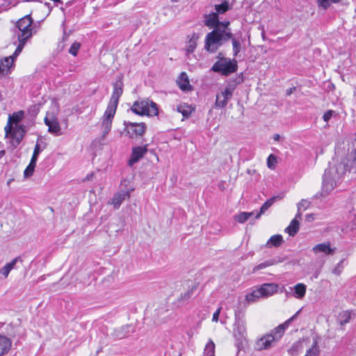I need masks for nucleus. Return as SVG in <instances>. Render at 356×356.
I'll use <instances>...</instances> for the list:
<instances>
[{"mask_svg":"<svg viewBox=\"0 0 356 356\" xmlns=\"http://www.w3.org/2000/svg\"><path fill=\"white\" fill-rule=\"evenodd\" d=\"M355 161L356 150L354 149L342 158L340 163L326 169L323 178V188L327 192L333 190L342 177L350 171Z\"/></svg>","mask_w":356,"mask_h":356,"instance_id":"nucleus-1","label":"nucleus"},{"mask_svg":"<svg viewBox=\"0 0 356 356\" xmlns=\"http://www.w3.org/2000/svg\"><path fill=\"white\" fill-rule=\"evenodd\" d=\"M113 90L111 99L102 117L103 136H106L111 129L113 119L116 113L120 97L123 93L122 80L119 79L113 83Z\"/></svg>","mask_w":356,"mask_h":356,"instance_id":"nucleus-2","label":"nucleus"},{"mask_svg":"<svg viewBox=\"0 0 356 356\" xmlns=\"http://www.w3.org/2000/svg\"><path fill=\"white\" fill-rule=\"evenodd\" d=\"M232 36L233 33L229 31L222 28H215L207 34L204 40V49L209 53L213 54Z\"/></svg>","mask_w":356,"mask_h":356,"instance_id":"nucleus-3","label":"nucleus"},{"mask_svg":"<svg viewBox=\"0 0 356 356\" xmlns=\"http://www.w3.org/2000/svg\"><path fill=\"white\" fill-rule=\"evenodd\" d=\"M241 304L238 303V305L234 309L235 327L234 329V337L236 340V346L238 350L243 348L244 346L247 343L244 314L240 308Z\"/></svg>","mask_w":356,"mask_h":356,"instance_id":"nucleus-4","label":"nucleus"},{"mask_svg":"<svg viewBox=\"0 0 356 356\" xmlns=\"http://www.w3.org/2000/svg\"><path fill=\"white\" fill-rule=\"evenodd\" d=\"M135 190L131 184V181L127 179H122L120 182V189L114 193L113 197L110 199L108 204H112L115 209H118L122 202L129 199L131 193Z\"/></svg>","mask_w":356,"mask_h":356,"instance_id":"nucleus-5","label":"nucleus"},{"mask_svg":"<svg viewBox=\"0 0 356 356\" xmlns=\"http://www.w3.org/2000/svg\"><path fill=\"white\" fill-rule=\"evenodd\" d=\"M130 110L135 114L143 116H156L159 114L157 104L149 99L135 101Z\"/></svg>","mask_w":356,"mask_h":356,"instance_id":"nucleus-6","label":"nucleus"},{"mask_svg":"<svg viewBox=\"0 0 356 356\" xmlns=\"http://www.w3.org/2000/svg\"><path fill=\"white\" fill-rule=\"evenodd\" d=\"M33 20L31 15H26L19 19L16 23V31L18 40L27 42L33 35Z\"/></svg>","mask_w":356,"mask_h":356,"instance_id":"nucleus-7","label":"nucleus"},{"mask_svg":"<svg viewBox=\"0 0 356 356\" xmlns=\"http://www.w3.org/2000/svg\"><path fill=\"white\" fill-rule=\"evenodd\" d=\"M238 70V63L235 59L221 58L211 67V70L222 75L228 76Z\"/></svg>","mask_w":356,"mask_h":356,"instance_id":"nucleus-8","label":"nucleus"},{"mask_svg":"<svg viewBox=\"0 0 356 356\" xmlns=\"http://www.w3.org/2000/svg\"><path fill=\"white\" fill-rule=\"evenodd\" d=\"M300 310L298 311L293 316L286 320L284 323L279 325L268 334V347L274 343L280 341L284 335L285 330L289 327L290 323L297 317Z\"/></svg>","mask_w":356,"mask_h":356,"instance_id":"nucleus-9","label":"nucleus"},{"mask_svg":"<svg viewBox=\"0 0 356 356\" xmlns=\"http://www.w3.org/2000/svg\"><path fill=\"white\" fill-rule=\"evenodd\" d=\"M124 132L130 138H137L144 135L147 130V125L144 122H131L124 120L123 122Z\"/></svg>","mask_w":356,"mask_h":356,"instance_id":"nucleus-10","label":"nucleus"},{"mask_svg":"<svg viewBox=\"0 0 356 356\" xmlns=\"http://www.w3.org/2000/svg\"><path fill=\"white\" fill-rule=\"evenodd\" d=\"M267 296V283L254 286L249 289L245 297V302L249 305L259 300L261 298Z\"/></svg>","mask_w":356,"mask_h":356,"instance_id":"nucleus-11","label":"nucleus"},{"mask_svg":"<svg viewBox=\"0 0 356 356\" xmlns=\"http://www.w3.org/2000/svg\"><path fill=\"white\" fill-rule=\"evenodd\" d=\"M267 210V200H266L260 208V211H251V212H241L234 216V219L239 223H244L249 219L259 218L261 213H264Z\"/></svg>","mask_w":356,"mask_h":356,"instance_id":"nucleus-12","label":"nucleus"},{"mask_svg":"<svg viewBox=\"0 0 356 356\" xmlns=\"http://www.w3.org/2000/svg\"><path fill=\"white\" fill-rule=\"evenodd\" d=\"M26 133V127L24 124L15 126L10 135V145L14 149L21 143Z\"/></svg>","mask_w":356,"mask_h":356,"instance_id":"nucleus-13","label":"nucleus"},{"mask_svg":"<svg viewBox=\"0 0 356 356\" xmlns=\"http://www.w3.org/2000/svg\"><path fill=\"white\" fill-rule=\"evenodd\" d=\"M234 93L233 87L225 88L223 91L216 95L215 105L219 108H225L229 99H232Z\"/></svg>","mask_w":356,"mask_h":356,"instance_id":"nucleus-14","label":"nucleus"},{"mask_svg":"<svg viewBox=\"0 0 356 356\" xmlns=\"http://www.w3.org/2000/svg\"><path fill=\"white\" fill-rule=\"evenodd\" d=\"M147 146H136L132 148L131 156L128 161V165L132 166L137 163L147 153Z\"/></svg>","mask_w":356,"mask_h":356,"instance_id":"nucleus-15","label":"nucleus"},{"mask_svg":"<svg viewBox=\"0 0 356 356\" xmlns=\"http://www.w3.org/2000/svg\"><path fill=\"white\" fill-rule=\"evenodd\" d=\"M11 57L0 58V76H6L10 74L15 67V64L10 60Z\"/></svg>","mask_w":356,"mask_h":356,"instance_id":"nucleus-16","label":"nucleus"},{"mask_svg":"<svg viewBox=\"0 0 356 356\" xmlns=\"http://www.w3.org/2000/svg\"><path fill=\"white\" fill-rule=\"evenodd\" d=\"M23 262V259L20 256H18L15 258H14L12 261L7 263L5 266H3L1 268H0V274L2 275L5 278H6L10 272L13 269L17 268V264H22Z\"/></svg>","mask_w":356,"mask_h":356,"instance_id":"nucleus-17","label":"nucleus"},{"mask_svg":"<svg viewBox=\"0 0 356 356\" xmlns=\"http://www.w3.org/2000/svg\"><path fill=\"white\" fill-rule=\"evenodd\" d=\"M44 122L48 127V131L49 133L54 134L55 136H60L61 134L60 127L56 118L54 117H52L51 118L45 117Z\"/></svg>","mask_w":356,"mask_h":356,"instance_id":"nucleus-18","label":"nucleus"},{"mask_svg":"<svg viewBox=\"0 0 356 356\" xmlns=\"http://www.w3.org/2000/svg\"><path fill=\"white\" fill-rule=\"evenodd\" d=\"M204 25L210 29L221 28L220 26V21L218 15L216 13H211L204 16Z\"/></svg>","mask_w":356,"mask_h":356,"instance_id":"nucleus-19","label":"nucleus"},{"mask_svg":"<svg viewBox=\"0 0 356 356\" xmlns=\"http://www.w3.org/2000/svg\"><path fill=\"white\" fill-rule=\"evenodd\" d=\"M312 250L316 254L322 252L326 255H332L335 252V248H332L329 242L317 244Z\"/></svg>","mask_w":356,"mask_h":356,"instance_id":"nucleus-20","label":"nucleus"},{"mask_svg":"<svg viewBox=\"0 0 356 356\" xmlns=\"http://www.w3.org/2000/svg\"><path fill=\"white\" fill-rule=\"evenodd\" d=\"M198 39L199 35L196 33H193L191 35H188L187 45L186 47V55H189L194 52L197 47Z\"/></svg>","mask_w":356,"mask_h":356,"instance_id":"nucleus-21","label":"nucleus"},{"mask_svg":"<svg viewBox=\"0 0 356 356\" xmlns=\"http://www.w3.org/2000/svg\"><path fill=\"white\" fill-rule=\"evenodd\" d=\"M11 346V340L5 335L0 334V356L7 354Z\"/></svg>","mask_w":356,"mask_h":356,"instance_id":"nucleus-22","label":"nucleus"},{"mask_svg":"<svg viewBox=\"0 0 356 356\" xmlns=\"http://www.w3.org/2000/svg\"><path fill=\"white\" fill-rule=\"evenodd\" d=\"M180 81L178 82L179 88L182 91H188L191 90V86L186 72H181L179 76Z\"/></svg>","mask_w":356,"mask_h":356,"instance_id":"nucleus-23","label":"nucleus"},{"mask_svg":"<svg viewBox=\"0 0 356 356\" xmlns=\"http://www.w3.org/2000/svg\"><path fill=\"white\" fill-rule=\"evenodd\" d=\"M299 220L293 219L289 225L285 229V232L289 234V236H295L299 230Z\"/></svg>","mask_w":356,"mask_h":356,"instance_id":"nucleus-24","label":"nucleus"},{"mask_svg":"<svg viewBox=\"0 0 356 356\" xmlns=\"http://www.w3.org/2000/svg\"><path fill=\"white\" fill-rule=\"evenodd\" d=\"M320 353L318 337L313 339L312 346L309 348L305 356H318Z\"/></svg>","mask_w":356,"mask_h":356,"instance_id":"nucleus-25","label":"nucleus"},{"mask_svg":"<svg viewBox=\"0 0 356 356\" xmlns=\"http://www.w3.org/2000/svg\"><path fill=\"white\" fill-rule=\"evenodd\" d=\"M41 143H43L42 140L40 138H38L36 144L34 147L32 157L31 159V161L32 162L37 163L39 154L45 148V145L42 147H41Z\"/></svg>","mask_w":356,"mask_h":356,"instance_id":"nucleus-26","label":"nucleus"},{"mask_svg":"<svg viewBox=\"0 0 356 356\" xmlns=\"http://www.w3.org/2000/svg\"><path fill=\"white\" fill-rule=\"evenodd\" d=\"M24 117V112L23 111H19L14 112L12 115H9L8 120L15 124V126L19 125V124Z\"/></svg>","mask_w":356,"mask_h":356,"instance_id":"nucleus-27","label":"nucleus"},{"mask_svg":"<svg viewBox=\"0 0 356 356\" xmlns=\"http://www.w3.org/2000/svg\"><path fill=\"white\" fill-rule=\"evenodd\" d=\"M131 325H125L120 327L119 330L115 331V336L116 338L120 339L128 337L131 332Z\"/></svg>","mask_w":356,"mask_h":356,"instance_id":"nucleus-28","label":"nucleus"},{"mask_svg":"<svg viewBox=\"0 0 356 356\" xmlns=\"http://www.w3.org/2000/svg\"><path fill=\"white\" fill-rule=\"evenodd\" d=\"M177 111L179 113H181L184 118H187L191 115L193 111V108H191V106L184 103L180 104L177 106Z\"/></svg>","mask_w":356,"mask_h":356,"instance_id":"nucleus-29","label":"nucleus"},{"mask_svg":"<svg viewBox=\"0 0 356 356\" xmlns=\"http://www.w3.org/2000/svg\"><path fill=\"white\" fill-rule=\"evenodd\" d=\"M306 285L304 284H297L294 286V296L297 298H302L306 293Z\"/></svg>","mask_w":356,"mask_h":356,"instance_id":"nucleus-30","label":"nucleus"},{"mask_svg":"<svg viewBox=\"0 0 356 356\" xmlns=\"http://www.w3.org/2000/svg\"><path fill=\"white\" fill-rule=\"evenodd\" d=\"M284 242L283 237L280 234L273 235L268 238V247H279Z\"/></svg>","mask_w":356,"mask_h":356,"instance_id":"nucleus-31","label":"nucleus"},{"mask_svg":"<svg viewBox=\"0 0 356 356\" xmlns=\"http://www.w3.org/2000/svg\"><path fill=\"white\" fill-rule=\"evenodd\" d=\"M257 350H262L267 348V334H264L261 338L258 339L254 346Z\"/></svg>","mask_w":356,"mask_h":356,"instance_id":"nucleus-32","label":"nucleus"},{"mask_svg":"<svg viewBox=\"0 0 356 356\" xmlns=\"http://www.w3.org/2000/svg\"><path fill=\"white\" fill-rule=\"evenodd\" d=\"M232 6L229 5V2L227 1H224L222 3L218 5L215 6V9L216 11V13L218 14H223L227 10L232 9Z\"/></svg>","mask_w":356,"mask_h":356,"instance_id":"nucleus-33","label":"nucleus"},{"mask_svg":"<svg viewBox=\"0 0 356 356\" xmlns=\"http://www.w3.org/2000/svg\"><path fill=\"white\" fill-rule=\"evenodd\" d=\"M352 312L350 311H343L339 315V323L341 325H344L350 322L351 318Z\"/></svg>","mask_w":356,"mask_h":356,"instance_id":"nucleus-34","label":"nucleus"},{"mask_svg":"<svg viewBox=\"0 0 356 356\" xmlns=\"http://www.w3.org/2000/svg\"><path fill=\"white\" fill-rule=\"evenodd\" d=\"M18 41H19V44L17 46L14 53L11 56H9V57H11L10 60H13V64H15L14 63H15V59L20 54V53L22 52V51L26 42V41H23V40H18Z\"/></svg>","mask_w":356,"mask_h":356,"instance_id":"nucleus-35","label":"nucleus"},{"mask_svg":"<svg viewBox=\"0 0 356 356\" xmlns=\"http://www.w3.org/2000/svg\"><path fill=\"white\" fill-rule=\"evenodd\" d=\"M243 82V74L241 73L239 75H238L235 79L229 81L226 88L233 87V89L234 90L236 88V86Z\"/></svg>","mask_w":356,"mask_h":356,"instance_id":"nucleus-36","label":"nucleus"},{"mask_svg":"<svg viewBox=\"0 0 356 356\" xmlns=\"http://www.w3.org/2000/svg\"><path fill=\"white\" fill-rule=\"evenodd\" d=\"M284 287L280 286L279 284H270L268 283V296L273 295L276 293H282L283 291Z\"/></svg>","mask_w":356,"mask_h":356,"instance_id":"nucleus-37","label":"nucleus"},{"mask_svg":"<svg viewBox=\"0 0 356 356\" xmlns=\"http://www.w3.org/2000/svg\"><path fill=\"white\" fill-rule=\"evenodd\" d=\"M36 163L35 162H32L30 161L29 164L26 168V169L24 171V177L26 178L30 177L33 175L35 168L36 166Z\"/></svg>","mask_w":356,"mask_h":356,"instance_id":"nucleus-38","label":"nucleus"},{"mask_svg":"<svg viewBox=\"0 0 356 356\" xmlns=\"http://www.w3.org/2000/svg\"><path fill=\"white\" fill-rule=\"evenodd\" d=\"M281 159L274 154L268 155V168L275 169Z\"/></svg>","mask_w":356,"mask_h":356,"instance_id":"nucleus-39","label":"nucleus"},{"mask_svg":"<svg viewBox=\"0 0 356 356\" xmlns=\"http://www.w3.org/2000/svg\"><path fill=\"white\" fill-rule=\"evenodd\" d=\"M232 46H233V56L234 57L237 56L239 52L241 51V42L239 40L232 38Z\"/></svg>","mask_w":356,"mask_h":356,"instance_id":"nucleus-40","label":"nucleus"},{"mask_svg":"<svg viewBox=\"0 0 356 356\" xmlns=\"http://www.w3.org/2000/svg\"><path fill=\"white\" fill-rule=\"evenodd\" d=\"M285 197V192H280L276 195H273L270 198H268V207L275 204L277 202H280Z\"/></svg>","mask_w":356,"mask_h":356,"instance_id":"nucleus-41","label":"nucleus"},{"mask_svg":"<svg viewBox=\"0 0 356 356\" xmlns=\"http://www.w3.org/2000/svg\"><path fill=\"white\" fill-rule=\"evenodd\" d=\"M81 47V44L79 42H74L69 49V53L74 56H76Z\"/></svg>","mask_w":356,"mask_h":356,"instance_id":"nucleus-42","label":"nucleus"},{"mask_svg":"<svg viewBox=\"0 0 356 356\" xmlns=\"http://www.w3.org/2000/svg\"><path fill=\"white\" fill-rule=\"evenodd\" d=\"M204 352L207 354H211L210 356H215V344L214 343L210 340L206 345V347L204 348Z\"/></svg>","mask_w":356,"mask_h":356,"instance_id":"nucleus-43","label":"nucleus"},{"mask_svg":"<svg viewBox=\"0 0 356 356\" xmlns=\"http://www.w3.org/2000/svg\"><path fill=\"white\" fill-rule=\"evenodd\" d=\"M194 293V289L192 288L185 292L184 293L181 294L179 298V301H187L193 295Z\"/></svg>","mask_w":356,"mask_h":356,"instance_id":"nucleus-44","label":"nucleus"},{"mask_svg":"<svg viewBox=\"0 0 356 356\" xmlns=\"http://www.w3.org/2000/svg\"><path fill=\"white\" fill-rule=\"evenodd\" d=\"M345 262V259H341L335 266V268L332 270V273L336 275H339L341 273V270L343 268V263Z\"/></svg>","mask_w":356,"mask_h":356,"instance_id":"nucleus-45","label":"nucleus"},{"mask_svg":"<svg viewBox=\"0 0 356 356\" xmlns=\"http://www.w3.org/2000/svg\"><path fill=\"white\" fill-rule=\"evenodd\" d=\"M310 204V202L306 200H302L300 202L298 203V210L301 211L307 209Z\"/></svg>","mask_w":356,"mask_h":356,"instance_id":"nucleus-46","label":"nucleus"},{"mask_svg":"<svg viewBox=\"0 0 356 356\" xmlns=\"http://www.w3.org/2000/svg\"><path fill=\"white\" fill-rule=\"evenodd\" d=\"M13 124H12V122L8 120V123L4 128L6 137L8 136V134L11 135V133L14 128V127H13Z\"/></svg>","mask_w":356,"mask_h":356,"instance_id":"nucleus-47","label":"nucleus"},{"mask_svg":"<svg viewBox=\"0 0 356 356\" xmlns=\"http://www.w3.org/2000/svg\"><path fill=\"white\" fill-rule=\"evenodd\" d=\"M334 111L332 110H328L326 111L323 116V119L325 122H327L333 116Z\"/></svg>","mask_w":356,"mask_h":356,"instance_id":"nucleus-48","label":"nucleus"},{"mask_svg":"<svg viewBox=\"0 0 356 356\" xmlns=\"http://www.w3.org/2000/svg\"><path fill=\"white\" fill-rule=\"evenodd\" d=\"M318 4L320 6H322L323 8H327L330 6V0H318Z\"/></svg>","mask_w":356,"mask_h":356,"instance_id":"nucleus-49","label":"nucleus"},{"mask_svg":"<svg viewBox=\"0 0 356 356\" xmlns=\"http://www.w3.org/2000/svg\"><path fill=\"white\" fill-rule=\"evenodd\" d=\"M267 267V262L266 261H264L263 263H261L260 264L256 266L254 268H253V273H256L257 271L261 270V269H264V268H266Z\"/></svg>","mask_w":356,"mask_h":356,"instance_id":"nucleus-50","label":"nucleus"},{"mask_svg":"<svg viewBox=\"0 0 356 356\" xmlns=\"http://www.w3.org/2000/svg\"><path fill=\"white\" fill-rule=\"evenodd\" d=\"M229 24H230V22L229 21L220 22V26L222 29H225L226 31H229L232 32L231 29L229 28H228Z\"/></svg>","mask_w":356,"mask_h":356,"instance_id":"nucleus-51","label":"nucleus"},{"mask_svg":"<svg viewBox=\"0 0 356 356\" xmlns=\"http://www.w3.org/2000/svg\"><path fill=\"white\" fill-rule=\"evenodd\" d=\"M221 307H219L213 314L212 321L217 322L218 321L219 314L220 313Z\"/></svg>","mask_w":356,"mask_h":356,"instance_id":"nucleus-52","label":"nucleus"},{"mask_svg":"<svg viewBox=\"0 0 356 356\" xmlns=\"http://www.w3.org/2000/svg\"><path fill=\"white\" fill-rule=\"evenodd\" d=\"M6 154V151L4 149V145L0 142V159L2 158Z\"/></svg>","mask_w":356,"mask_h":356,"instance_id":"nucleus-53","label":"nucleus"},{"mask_svg":"<svg viewBox=\"0 0 356 356\" xmlns=\"http://www.w3.org/2000/svg\"><path fill=\"white\" fill-rule=\"evenodd\" d=\"M296 87H291L286 90V96H290L295 90Z\"/></svg>","mask_w":356,"mask_h":356,"instance_id":"nucleus-54","label":"nucleus"},{"mask_svg":"<svg viewBox=\"0 0 356 356\" xmlns=\"http://www.w3.org/2000/svg\"><path fill=\"white\" fill-rule=\"evenodd\" d=\"M272 138L273 139L274 141H280L282 138L281 137V136L278 134H275L273 135L272 136Z\"/></svg>","mask_w":356,"mask_h":356,"instance_id":"nucleus-55","label":"nucleus"},{"mask_svg":"<svg viewBox=\"0 0 356 356\" xmlns=\"http://www.w3.org/2000/svg\"><path fill=\"white\" fill-rule=\"evenodd\" d=\"M306 219L308 221H312L314 219L313 214H307L306 215Z\"/></svg>","mask_w":356,"mask_h":356,"instance_id":"nucleus-56","label":"nucleus"},{"mask_svg":"<svg viewBox=\"0 0 356 356\" xmlns=\"http://www.w3.org/2000/svg\"><path fill=\"white\" fill-rule=\"evenodd\" d=\"M302 213L301 211L298 210V213L296 215V217L293 219H301Z\"/></svg>","mask_w":356,"mask_h":356,"instance_id":"nucleus-57","label":"nucleus"},{"mask_svg":"<svg viewBox=\"0 0 356 356\" xmlns=\"http://www.w3.org/2000/svg\"><path fill=\"white\" fill-rule=\"evenodd\" d=\"M92 175H92V173H91V174H90V175H88L86 176V179H86V180H90V178L92 177Z\"/></svg>","mask_w":356,"mask_h":356,"instance_id":"nucleus-58","label":"nucleus"},{"mask_svg":"<svg viewBox=\"0 0 356 356\" xmlns=\"http://www.w3.org/2000/svg\"><path fill=\"white\" fill-rule=\"evenodd\" d=\"M330 4L331 3H337L340 1V0H330Z\"/></svg>","mask_w":356,"mask_h":356,"instance_id":"nucleus-59","label":"nucleus"},{"mask_svg":"<svg viewBox=\"0 0 356 356\" xmlns=\"http://www.w3.org/2000/svg\"><path fill=\"white\" fill-rule=\"evenodd\" d=\"M262 33V37H263V38H264V39H265V32H264V30H263V31H262V33Z\"/></svg>","mask_w":356,"mask_h":356,"instance_id":"nucleus-60","label":"nucleus"},{"mask_svg":"<svg viewBox=\"0 0 356 356\" xmlns=\"http://www.w3.org/2000/svg\"><path fill=\"white\" fill-rule=\"evenodd\" d=\"M45 5L47 6L48 7L50 6V3H46Z\"/></svg>","mask_w":356,"mask_h":356,"instance_id":"nucleus-61","label":"nucleus"},{"mask_svg":"<svg viewBox=\"0 0 356 356\" xmlns=\"http://www.w3.org/2000/svg\"><path fill=\"white\" fill-rule=\"evenodd\" d=\"M172 2H177L179 0H171Z\"/></svg>","mask_w":356,"mask_h":356,"instance_id":"nucleus-62","label":"nucleus"}]
</instances>
